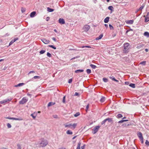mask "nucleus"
<instances>
[{
    "mask_svg": "<svg viewBox=\"0 0 149 149\" xmlns=\"http://www.w3.org/2000/svg\"><path fill=\"white\" fill-rule=\"evenodd\" d=\"M100 127L99 126H97L94 127L93 129V134H95L98 131Z\"/></svg>",
    "mask_w": 149,
    "mask_h": 149,
    "instance_id": "39448f33",
    "label": "nucleus"
},
{
    "mask_svg": "<svg viewBox=\"0 0 149 149\" xmlns=\"http://www.w3.org/2000/svg\"><path fill=\"white\" fill-rule=\"evenodd\" d=\"M47 10L49 12H52L54 11V10L48 7L47 8Z\"/></svg>",
    "mask_w": 149,
    "mask_h": 149,
    "instance_id": "4be33fe9",
    "label": "nucleus"
},
{
    "mask_svg": "<svg viewBox=\"0 0 149 149\" xmlns=\"http://www.w3.org/2000/svg\"><path fill=\"white\" fill-rule=\"evenodd\" d=\"M25 11V9L24 8H21V11L22 13H24Z\"/></svg>",
    "mask_w": 149,
    "mask_h": 149,
    "instance_id": "603ef678",
    "label": "nucleus"
},
{
    "mask_svg": "<svg viewBox=\"0 0 149 149\" xmlns=\"http://www.w3.org/2000/svg\"><path fill=\"white\" fill-rule=\"evenodd\" d=\"M66 133L68 134L71 135L72 134V132L69 130H68L67 131Z\"/></svg>",
    "mask_w": 149,
    "mask_h": 149,
    "instance_id": "412c9836",
    "label": "nucleus"
},
{
    "mask_svg": "<svg viewBox=\"0 0 149 149\" xmlns=\"http://www.w3.org/2000/svg\"><path fill=\"white\" fill-rule=\"evenodd\" d=\"M36 14V12H35V11L31 13L30 16L31 17H33Z\"/></svg>",
    "mask_w": 149,
    "mask_h": 149,
    "instance_id": "ddd939ff",
    "label": "nucleus"
},
{
    "mask_svg": "<svg viewBox=\"0 0 149 149\" xmlns=\"http://www.w3.org/2000/svg\"><path fill=\"white\" fill-rule=\"evenodd\" d=\"M86 72L88 74H90L91 72V70L90 69H88L86 70Z\"/></svg>",
    "mask_w": 149,
    "mask_h": 149,
    "instance_id": "2f4dec72",
    "label": "nucleus"
},
{
    "mask_svg": "<svg viewBox=\"0 0 149 149\" xmlns=\"http://www.w3.org/2000/svg\"><path fill=\"white\" fill-rule=\"evenodd\" d=\"M106 119L107 121H108L109 122H111L112 121V119L111 118H107Z\"/></svg>",
    "mask_w": 149,
    "mask_h": 149,
    "instance_id": "aec40b11",
    "label": "nucleus"
},
{
    "mask_svg": "<svg viewBox=\"0 0 149 149\" xmlns=\"http://www.w3.org/2000/svg\"><path fill=\"white\" fill-rule=\"evenodd\" d=\"M7 125L8 127L9 128H10L11 127V125L9 123H7Z\"/></svg>",
    "mask_w": 149,
    "mask_h": 149,
    "instance_id": "a19ab883",
    "label": "nucleus"
},
{
    "mask_svg": "<svg viewBox=\"0 0 149 149\" xmlns=\"http://www.w3.org/2000/svg\"><path fill=\"white\" fill-rule=\"evenodd\" d=\"M109 26L110 29L112 30L114 29L113 27L111 24H109Z\"/></svg>",
    "mask_w": 149,
    "mask_h": 149,
    "instance_id": "72a5a7b5",
    "label": "nucleus"
},
{
    "mask_svg": "<svg viewBox=\"0 0 149 149\" xmlns=\"http://www.w3.org/2000/svg\"><path fill=\"white\" fill-rule=\"evenodd\" d=\"M144 35L145 36H146L147 37H148L149 36V33L147 32H145L144 34Z\"/></svg>",
    "mask_w": 149,
    "mask_h": 149,
    "instance_id": "a878e982",
    "label": "nucleus"
},
{
    "mask_svg": "<svg viewBox=\"0 0 149 149\" xmlns=\"http://www.w3.org/2000/svg\"><path fill=\"white\" fill-rule=\"evenodd\" d=\"M105 100V98L104 97H102L100 100V101L102 102H103Z\"/></svg>",
    "mask_w": 149,
    "mask_h": 149,
    "instance_id": "393cba45",
    "label": "nucleus"
},
{
    "mask_svg": "<svg viewBox=\"0 0 149 149\" xmlns=\"http://www.w3.org/2000/svg\"><path fill=\"white\" fill-rule=\"evenodd\" d=\"M106 121H107V120H106V119H105V120H104L102 122L101 124L102 125L104 124Z\"/></svg>",
    "mask_w": 149,
    "mask_h": 149,
    "instance_id": "09e8293b",
    "label": "nucleus"
},
{
    "mask_svg": "<svg viewBox=\"0 0 149 149\" xmlns=\"http://www.w3.org/2000/svg\"><path fill=\"white\" fill-rule=\"evenodd\" d=\"M109 19V17H106L104 20V22L105 23H107L108 22Z\"/></svg>",
    "mask_w": 149,
    "mask_h": 149,
    "instance_id": "f8f14e48",
    "label": "nucleus"
},
{
    "mask_svg": "<svg viewBox=\"0 0 149 149\" xmlns=\"http://www.w3.org/2000/svg\"><path fill=\"white\" fill-rule=\"evenodd\" d=\"M85 145H84L83 146L81 147V149H84L85 147Z\"/></svg>",
    "mask_w": 149,
    "mask_h": 149,
    "instance_id": "0e129e2a",
    "label": "nucleus"
},
{
    "mask_svg": "<svg viewBox=\"0 0 149 149\" xmlns=\"http://www.w3.org/2000/svg\"><path fill=\"white\" fill-rule=\"evenodd\" d=\"M35 73V72L34 71H30L29 73V74L31 73Z\"/></svg>",
    "mask_w": 149,
    "mask_h": 149,
    "instance_id": "680f3d73",
    "label": "nucleus"
},
{
    "mask_svg": "<svg viewBox=\"0 0 149 149\" xmlns=\"http://www.w3.org/2000/svg\"><path fill=\"white\" fill-rule=\"evenodd\" d=\"M126 22L127 24H132L134 22V20H127L126 21Z\"/></svg>",
    "mask_w": 149,
    "mask_h": 149,
    "instance_id": "1a4fd4ad",
    "label": "nucleus"
},
{
    "mask_svg": "<svg viewBox=\"0 0 149 149\" xmlns=\"http://www.w3.org/2000/svg\"><path fill=\"white\" fill-rule=\"evenodd\" d=\"M109 78L110 79H112L113 80V81H118L116 80L115 78L113 77H109Z\"/></svg>",
    "mask_w": 149,
    "mask_h": 149,
    "instance_id": "b1692460",
    "label": "nucleus"
},
{
    "mask_svg": "<svg viewBox=\"0 0 149 149\" xmlns=\"http://www.w3.org/2000/svg\"><path fill=\"white\" fill-rule=\"evenodd\" d=\"M103 36V34H100L98 37H97L95 39L96 40H98L101 39Z\"/></svg>",
    "mask_w": 149,
    "mask_h": 149,
    "instance_id": "f3484780",
    "label": "nucleus"
},
{
    "mask_svg": "<svg viewBox=\"0 0 149 149\" xmlns=\"http://www.w3.org/2000/svg\"><path fill=\"white\" fill-rule=\"evenodd\" d=\"M52 105V103L51 102H49L48 104V107H49Z\"/></svg>",
    "mask_w": 149,
    "mask_h": 149,
    "instance_id": "4d7b16f0",
    "label": "nucleus"
},
{
    "mask_svg": "<svg viewBox=\"0 0 149 149\" xmlns=\"http://www.w3.org/2000/svg\"><path fill=\"white\" fill-rule=\"evenodd\" d=\"M72 81V79H70L68 80V83H71Z\"/></svg>",
    "mask_w": 149,
    "mask_h": 149,
    "instance_id": "6e6d98bb",
    "label": "nucleus"
},
{
    "mask_svg": "<svg viewBox=\"0 0 149 149\" xmlns=\"http://www.w3.org/2000/svg\"><path fill=\"white\" fill-rule=\"evenodd\" d=\"M49 19V17H47L46 18V20L47 21H48Z\"/></svg>",
    "mask_w": 149,
    "mask_h": 149,
    "instance_id": "69168bd1",
    "label": "nucleus"
},
{
    "mask_svg": "<svg viewBox=\"0 0 149 149\" xmlns=\"http://www.w3.org/2000/svg\"><path fill=\"white\" fill-rule=\"evenodd\" d=\"M24 85V83H20L19 84H18L16 85L15 86V87H17L18 86H23V85Z\"/></svg>",
    "mask_w": 149,
    "mask_h": 149,
    "instance_id": "2eb2a0df",
    "label": "nucleus"
},
{
    "mask_svg": "<svg viewBox=\"0 0 149 149\" xmlns=\"http://www.w3.org/2000/svg\"><path fill=\"white\" fill-rule=\"evenodd\" d=\"M113 8L112 6H110L108 7V9L111 10V13H112L113 11Z\"/></svg>",
    "mask_w": 149,
    "mask_h": 149,
    "instance_id": "dca6fc26",
    "label": "nucleus"
},
{
    "mask_svg": "<svg viewBox=\"0 0 149 149\" xmlns=\"http://www.w3.org/2000/svg\"><path fill=\"white\" fill-rule=\"evenodd\" d=\"M17 38H15L14 39H13L9 43V46L11 45L13 42L17 40Z\"/></svg>",
    "mask_w": 149,
    "mask_h": 149,
    "instance_id": "9d476101",
    "label": "nucleus"
},
{
    "mask_svg": "<svg viewBox=\"0 0 149 149\" xmlns=\"http://www.w3.org/2000/svg\"><path fill=\"white\" fill-rule=\"evenodd\" d=\"M52 40L56 42V38L54 37H53L52 38Z\"/></svg>",
    "mask_w": 149,
    "mask_h": 149,
    "instance_id": "bf43d9fd",
    "label": "nucleus"
},
{
    "mask_svg": "<svg viewBox=\"0 0 149 149\" xmlns=\"http://www.w3.org/2000/svg\"><path fill=\"white\" fill-rule=\"evenodd\" d=\"M89 104H88L87 106H86V110L87 111V110H88V108H89Z\"/></svg>",
    "mask_w": 149,
    "mask_h": 149,
    "instance_id": "13d9d810",
    "label": "nucleus"
},
{
    "mask_svg": "<svg viewBox=\"0 0 149 149\" xmlns=\"http://www.w3.org/2000/svg\"><path fill=\"white\" fill-rule=\"evenodd\" d=\"M65 96L63 97V102L64 103H65Z\"/></svg>",
    "mask_w": 149,
    "mask_h": 149,
    "instance_id": "37998d69",
    "label": "nucleus"
},
{
    "mask_svg": "<svg viewBox=\"0 0 149 149\" xmlns=\"http://www.w3.org/2000/svg\"><path fill=\"white\" fill-rule=\"evenodd\" d=\"M79 56H76V57H74L72 58L71 59V60H72L74 59H76V58H79Z\"/></svg>",
    "mask_w": 149,
    "mask_h": 149,
    "instance_id": "49530a36",
    "label": "nucleus"
},
{
    "mask_svg": "<svg viewBox=\"0 0 149 149\" xmlns=\"http://www.w3.org/2000/svg\"><path fill=\"white\" fill-rule=\"evenodd\" d=\"M47 56L49 57H51L52 56L51 54L49 52H47Z\"/></svg>",
    "mask_w": 149,
    "mask_h": 149,
    "instance_id": "a18cd8bd",
    "label": "nucleus"
},
{
    "mask_svg": "<svg viewBox=\"0 0 149 149\" xmlns=\"http://www.w3.org/2000/svg\"><path fill=\"white\" fill-rule=\"evenodd\" d=\"M45 52V50H42L40 51V54H44Z\"/></svg>",
    "mask_w": 149,
    "mask_h": 149,
    "instance_id": "4c0bfd02",
    "label": "nucleus"
},
{
    "mask_svg": "<svg viewBox=\"0 0 149 149\" xmlns=\"http://www.w3.org/2000/svg\"><path fill=\"white\" fill-rule=\"evenodd\" d=\"M143 17H146L147 18H149V12L147 14L146 16L144 15Z\"/></svg>",
    "mask_w": 149,
    "mask_h": 149,
    "instance_id": "de8ad7c7",
    "label": "nucleus"
},
{
    "mask_svg": "<svg viewBox=\"0 0 149 149\" xmlns=\"http://www.w3.org/2000/svg\"><path fill=\"white\" fill-rule=\"evenodd\" d=\"M40 77L38 76H35L33 77V79H40Z\"/></svg>",
    "mask_w": 149,
    "mask_h": 149,
    "instance_id": "7c9ffc66",
    "label": "nucleus"
},
{
    "mask_svg": "<svg viewBox=\"0 0 149 149\" xmlns=\"http://www.w3.org/2000/svg\"><path fill=\"white\" fill-rule=\"evenodd\" d=\"M129 44L127 43H125L124 44V47H128L129 46Z\"/></svg>",
    "mask_w": 149,
    "mask_h": 149,
    "instance_id": "f704fd0d",
    "label": "nucleus"
},
{
    "mask_svg": "<svg viewBox=\"0 0 149 149\" xmlns=\"http://www.w3.org/2000/svg\"><path fill=\"white\" fill-rule=\"evenodd\" d=\"M129 49L128 47H124L123 50V52L125 53L127 52H129Z\"/></svg>",
    "mask_w": 149,
    "mask_h": 149,
    "instance_id": "9b49d317",
    "label": "nucleus"
},
{
    "mask_svg": "<svg viewBox=\"0 0 149 149\" xmlns=\"http://www.w3.org/2000/svg\"><path fill=\"white\" fill-rule=\"evenodd\" d=\"M53 117L54 118H58V116L57 115H53Z\"/></svg>",
    "mask_w": 149,
    "mask_h": 149,
    "instance_id": "3c124183",
    "label": "nucleus"
},
{
    "mask_svg": "<svg viewBox=\"0 0 149 149\" xmlns=\"http://www.w3.org/2000/svg\"><path fill=\"white\" fill-rule=\"evenodd\" d=\"M31 116L34 119H35L36 118V116H34L33 114H31Z\"/></svg>",
    "mask_w": 149,
    "mask_h": 149,
    "instance_id": "5fc2aeb1",
    "label": "nucleus"
},
{
    "mask_svg": "<svg viewBox=\"0 0 149 149\" xmlns=\"http://www.w3.org/2000/svg\"><path fill=\"white\" fill-rule=\"evenodd\" d=\"M145 144L149 146V142L148 140H146Z\"/></svg>",
    "mask_w": 149,
    "mask_h": 149,
    "instance_id": "8fccbe9b",
    "label": "nucleus"
},
{
    "mask_svg": "<svg viewBox=\"0 0 149 149\" xmlns=\"http://www.w3.org/2000/svg\"><path fill=\"white\" fill-rule=\"evenodd\" d=\"M144 6L145 5L143 4L142 6H141L139 9V10H141L144 8Z\"/></svg>",
    "mask_w": 149,
    "mask_h": 149,
    "instance_id": "58836bf2",
    "label": "nucleus"
},
{
    "mask_svg": "<svg viewBox=\"0 0 149 149\" xmlns=\"http://www.w3.org/2000/svg\"><path fill=\"white\" fill-rule=\"evenodd\" d=\"M124 58L127 61L128 60V58L127 57H124Z\"/></svg>",
    "mask_w": 149,
    "mask_h": 149,
    "instance_id": "774afa93",
    "label": "nucleus"
},
{
    "mask_svg": "<svg viewBox=\"0 0 149 149\" xmlns=\"http://www.w3.org/2000/svg\"><path fill=\"white\" fill-rule=\"evenodd\" d=\"M23 120V119L21 118H15V120Z\"/></svg>",
    "mask_w": 149,
    "mask_h": 149,
    "instance_id": "ea45409f",
    "label": "nucleus"
},
{
    "mask_svg": "<svg viewBox=\"0 0 149 149\" xmlns=\"http://www.w3.org/2000/svg\"><path fill=\"white\" fill-rule=\"evenodd\" d=\"M103 81L104 82H107L108 81V79L107 78H103Z\"/></svg>",
    "mask_w": 149,
    "mask_h": 149,
    "instance_id": "79ce46f5",
    "label": "nucleus"
},
{
    "mask_svg": "<svg viewBox=\"0 0 149 149\" xmlns=\"http://www.w3.org/2000/svg\"><path fill=\"white\" fill-rule=\"evenodd\" d=\"M81 143L80 142H79L77 145V146L76 149H80V146L81 145Z\"/></svg>",
    "mask_w": 149,
    "mask_h": 149,
    "instance_id": "c85d7f7f",
    "label": "nucleus"
},
{
    "mask_svg": "<svg viewBox=\"0 0 149 149\" xmlns=\"http://www.w3.org/2000/svg\"><path fill=\"white\" fill-rule=\"evenodd\" d=\"M128 121V120H121L120 121H119L118 122V123H123L127 121Z\"/></svg>",
    "mask_w": 149,
    "mask_h": 149,
    "instance_id": "6ab92c4d",
    "label": "nucleus"
},
{
    "mask_svg": "<svg viewBox=\"0 0 149 149\" xmlns=\"http://www.w3.org/2000/svg\"><path fill=\"white\" fill-rule=\"evenodd\" d=\"M129 86L133 88H135V84H134L131 83L129 85Z\"/></svg>",
    "mask_w": 149,
    "mask_h": 149,
    "instance_id": "bb28decb",
    "label": "nucleus"
},
{
    "mask_svg": "<svg viewBox=\"0 0 149 149\" xmlns=\"http://www.w3.org/2000/svg\"><path fill=\"white\" fill-rule=\"evenodd\" d=\"M40 140L41 142L39 143L40 147H44L48 143L46 140L42 138Z\"/></svg>",
    "mask_w": 149,
    "mask_h": 149,
    "instance_id": "f257e3e1",
    "label": "nucleus"
},
{
    "mask_svg": "<svg viewBox=\"0 0 149 149\" xmlns=\"http://www.w3.org/2000/svg\"><path fill=\"white\" fill-rule=\"evenodd\" d=\"M90 66L93 69H95L97 68V67H96V65H93V64H91L90 65Z\"/></svg>",
    "mask_w": 149,
    "mask_h": 149,
    "instance_id": "5701e85b",
    "label": "nucleus"
},
{
    "mask_svg": "<svg viewBox=\"0 0 149 149\" xmlns=\"http://www.w3.org/2000/svg\"><path fill=\"white\" fill-rule=\"evenodd\" d=\"M17 149H21V146L20 144H18L17 145Z\"/></svg>",
    "mask_w": 149,
    "mask_h": 149,
    "instance_id": "c03bdc74",
    "label": "nucleus"
},
{
    "mask_svg": "<svg viewBox=\"0 0 149 149\" xmlns=\"http://www.w3.org/2000/svg\"><path fill=\"white\" fill-rule=\"evenodd\" d=\"M28 100V99L26 97H24L19 102L20 104H24Z\"/></svg>",
    "mask_w": 149,
    "mask_h": 149,
    "instance_id": "f03ea898",
    "label": "nucleus"
},
{
    "mask_svg": "<svg viewBox=\"0 0 149 149\" xmlns=\"http://www.w3.org/2000/svg\"><path fill=\"white\" fill-rule=\"evenodd\" d=\"M79 94L78 93H77V92H75V94H74V95L75 96H78V95H79Z\"/></svg>",
    "mask_w": 149,
    "mask_h": 149,
    "instance_id": "052dcab7",
    "label": "nucleus"
},
{
    "mask_svg": "<svg viewBox=\"0 0 149 149\" xmlns=\"http://www.w3.org/2000/svg\"><path fill=\"white\" fill-rule=\"evenodd\" d=\"M41 40L45 44H48L49 42V40L45 38L42 39Z\"/></svg>",
    "mask_w": 149,
    "mask_h": 149,
    "instance_id": "6e6552de",
    "label": "nucleus"
},
{
    "mask_svg": "<svg viewBox=\"0 0 149 149\" xmlns=\"http://www.w3.org/2000/svg\"><path fill=\"white\" fill-rule=\"evenodd\" d=\"M117 118H120L123 117V115L120 114H118L117 116Z\"/></svg>",
    "mask_w": 149,
    "mask_h": 149,
    "instance_id": "cd10ccee",
    "label": "nucleus"
},
{
    "mask_svg": "<svg viewBox=\"0 0 149 149\" xmlns=\"http://www.w3.org/2000/svg\"><path fill=\"white\" fill-rule=\"evenodd\" d=\"M12 100V99H6L5 100L0 101V104H3L8 103Z\"/></svg>",
    "mask_w": 149,
    "mask_h": 149,
    "instance_id": "20e7f679",
    "label": "nucleus"
},
{
    "mask_svg": "<svg viewBox=\"0 0 149 149\" xmlns=\"http://www.w3.org/2000/svg\"><path fill=\"white\" fill-rule=\"evenodd\" d=\"M58 22L61 24H64L65 23L64 19L63 18H60L58 20Z\"/></svg>",
    "mask_w": 149,
    "mask_h": 149,
    "instance_id": "0eeeda50",
    "label": "nucleus"
},
{
    "mask_svg": "<svg viewBox=\"0 0 149 149\" xmlns=\"http://www.w3.org/2000/svg\"><path fill=\"white\" fill-rule=\"evenodd\" d=\"M145 17V22H147L149 21V18H147L146 17Z\"/></svg>",
    "mask_w": 149,
    "mask_h": 149,
    "instance_id": "e433bc0d",
    "label": "nucleus"
},
{
    "mask_svg": "<svg viewBox=\"0 0 149 149\" xmlns=\"http://www.w3.org/2000/svg\"><path fill=\"white\" fill-rule=\"evenodd\" d=\"M129 125V124H127V123H125L123 124L122 125L124 127H125L126 126H128Z\"/></svg>",
    "mask_w": 149,
    "mask_h": 149,
    "instance_id": "864d4df0",
    "label": "nucleus"
},
{
    "mask_svg": "<svg viewBox=\"0 0 149 149\" xmlns=\"http://www.w3.org/2000/svg\"><path fill=\"white\" fill-rule=\"evenodd\" d=\"M138 136L139 137L140 140L141 141L142 143L143 142V138L142 136L141 133L140 132H138L137 133Z\"/></svg>",
    "mask_w": 149,
    "mask_h": 149,
    "instance_id": "7ed1b4c3",
    "label": "nucleus"
},
{
    "mask_svg": "<svg viewBox=\"0 0 149 149\" xmlns=\"http://www.w3.org/2000/svg\"><path fill=\"white\" fill-rule=\"evenodd\" d=\"M104 26L106 28H107L108 27V25L107 24H105Z\"/></svg>",
    "mask_w": 149,
    "mask_h": 149,
    "instance_id": "338daca9",
    "label": "nucleus"
},
{
    "mask_svg": "<svg viewBox=\"0 0 149 149\" xmlns=\"http://www.w3.org/2000/svg\"><path fill=\"white\" fill-rule=\"evenodd\" d=\"M77 125V123H74L73 124H72V127L74 129L76 126Z\"/></svg>",
    "mask_w": 149,
    "mask_h": 149,
    "instance_id": "473e14b6",
    "label": "nucleus"
},
{
    "mask_svg": "<svg viewBox=\"0 0 149 149\" xmlns=\"http://www.w3.org/2000/svg\"><path fill=\"white\" fill-rule=\"evenodd\" d=\"M90 28V26L88 25H86L84 26V30L85 31H87Z\"/></svg>",
    "mask_w": 149,
    "mask_h": 149,
    "instance_id": "423d86ee",
    "label": "nucleus"
},
{
    "mask_svg": "<svg viewBox=\"0 0 149 149\" xmlns=\"http://www.w3.org/2000/svg\"><path fill=\"white\" fill-rule=\"evenodd\" d=\"M146 62L145 61H143L141 62L140 63V64L143 65H145L146 64Z\"/></svg>",
    "mask_w": 149,
    "mask_h": 149,
    "instance_id": "c9c22d12",
    "label": "nucleus"
},
{
    "mask_svg": "<svg viewBox=\"0 0 149 149\" xmlns=\"http://www.w3.org/2000/svg\"><path fill=\"white\" fill-rule=\"evenodd\" d=\"M6 118L7 119H9L11 120L12 118L10 117H6Z\"/></svg>",
    "mask_w": 149,
    "mask_h": 149,
    "instance_id": "e2e57ef3",
    "label": "nucleus"
},
{
    "mask_svg": "<svg viewBox=\"0 0 149 149\" xmlns=\"http://www.w3.org/2000/svg\"><path fill=\"white\" fill-rule=\"evenodd\" d=\"M64 125H65V127H69L70 128H72L71 127H72V124H68Z\"/></svg>",
    "mask_w": 149,
    "mask_h": 149,
    "instance_id": "4468645a",
    "label": "nucleus"
},
{
    "mask_svg": "<svg viewBox=\"0 0 149 149\" xmlns=\"http://www.w3.org/2000/svg\"><path fill=\"white\" fill-rule=\"evenodd\" d=\"M80 113L79 112H77L76 114H74V116L75 117H77L80 115Z\"/></svg>",
    "mask_w": 149,
    "mask_h": 149,
    "instance_id": "c756f323",
    "label": "nucleus"
},
{
    "mask_svg": "<svg viewBox=\"0 0 149 149\" xmlns=\"http://www.w3.org/2000/svg\"><path fill=\"white\" fill-rule=\"evenodd\" d=\"M84 70H77L75 71V72L76 73H77L79 72H82Z\"/></svg>",
    "mask_w": 149,
    "mask_h": 149,
    "instance_id": "a211bd4d",
    "label": "nucleus"
}]
</instances>
